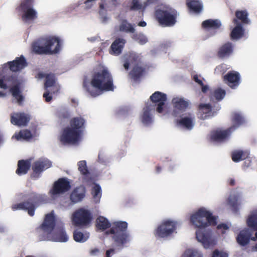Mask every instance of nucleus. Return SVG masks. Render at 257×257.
Returning <instances> with one entry per match:
<instances>
[{"label": "nucleus", "instance_id": "nucleus-37", "mask_svg": "<svg viewBox=\"0 0 257 257\" xmlns=\"http://www.w3.org/2000/svg\"><path fill=\"white\" fill-rule=\"evenodd\" d=\"M148 6L146 1L142 2L140 0H132L130 9L132 11H144Z\"/></svg>", "mask_w": 257, "mask_h": 257}, {"label": "nucleus", "instance_id": "nucleus-45", "mask_svg": "<svg viewBox=\"0 0 257 257\" xmlns=\"http://www.w3.org/2000/svg\"><path fill=\"white\" fill-rule=\"evenodd\" d=\"M225 95V90L221 89H217L214 91L210 96V99L212 100L214 99L219 101L222 100Z\"/></svg>", "mask_w": 257, "mask_h": 257}, {"label": "nucleus", "instance_id": "nucleus-52", "mask_svg": "<svg viewBox=\"0 0 257 257\" xmlns=\"http://www.w3.org/2000/svg\"><path fill=\"white\" fill-rule=\"evenodd\" d=\"M217 228L222 230V233H224L225 230H227L229 227L225 224H220L217 225Z\"/></svg>", "mask_w": 257, "mask_h": 257}, {"label": "nucleus", "instance_id": "nucleus-64", "mask_svg": "<svg viewBox=\"0 0 257 257\" xmlns=\"http://www.w3.org/2000/svg\"><path fill=\"white\" fill-rule=\"evenodd\" d=\"M202 86V91L204 93L208 90V87L207 85H201Z\"/></svg>", "mask_w": 257, "mask_h": 257}, {"label": "nucleus", "instance_id": "nucleus-26", "mask_svg": "<svg viewBox=\"0 0 257 257\" xmlns=\"http://www.w3.org/2000/svg\"><path fill=\"white\" fill-rule=\"evenodd\" d=\"M225 80L227 81L228 85L234 88L238 85L239 83V74L236 72H230L224 76Z\"/></svg>", "mask_w": 257, "mask_h": 257}, {"label": "nucleus", "instance_id": "nucleus-15", "mask_svg": "<svg viewBox=\"0 0 257 257\" xmlns=\"http://www.w3.org/2000/svg\"><path fill=\"white\" fill-rule=\"evenodd\" d=\"M196 237L205 248L212 247L216 244V238L210 230L202 231L199 229L196 231Z\"/></svg>", "mask_w": 257, "mask_h": 257}, {"label": "nucleus", "instance_id": "nucleus-41", "mask_svg": "<svg viewBox=\"0 0 257 257\" xmlns=\"http://www.w3.org/2000/svg\"><path fill=\"white\" fill-rule=\"evenodd\" d=\"M248 13L246 11H236L235 12V18L238 22L240 21L242 24H248L250 20L248 18Z\"/></svg>", "mask_w": 257, "mask_h": 257}, {"label": "nucleus", "instance_id": "nucleus-8", "mask_svg": "<svg viewBox=\"0 0 257 257\" xmlns=\"http://www.w3.org/2000/svg\"><path fill=\"white\" fill-rule=\"evenodd\" d=\"M34 0H23L17 7V11L23 22L33 23L38 18V13L34 8Z\"/></svg>", "mask_w": 257, "mask_h": 257}, {"label": "nucleus", "instance_id": "nucleus-44", "mask_svg": "<svg viewBox=\"0 0 257 257\" xmlns=\"http://www.w3.org/2000/svg\"><path fill=\"white\" fill-rule=\"evenodd\" d=\"M133 39L142 45L146 44L148 42L147 36L143 33L134 34Z\"/></svg>", "mask_w": 257, "mask_h": 257}, {"label": "nucleus", "instance_id": "nucleus-20", "mask_svg": "<svg viewBox=\"0 0 257 257\" xmlns=\"http://www.w3.org/2000/svg\"><path fill=\"white\" fill-rule=\"evenodd\" d=\"M251 235V231L249 229H245L240 232L236 237L237 242L240 245L244 246L249 243L250 238L252 240L257 239V232L255 233V237H250ZM256 250H257V244L255 246Z\"/></svg>", "mask_w": 257, "mask_h": 257}, {"label": "nucleus", "instance_id": "nucleus-43", "mask_svg": "<svg viewBox=\"0 0 257 257\" xmlns=\"http://www.w3.org/2000/svg\"><path fill=\"white\" fill-rule=\"evenodd\" d=\"M77 166L78 169L82 175H83L85 177H87L89 176V172L87 166L86 161L83 160L79 161L77 163Z\"/></svg>", "mask_w": 257, "mask_h": 257}, {"label": "nucleus", "instance_id": "nucleus-58", "mask_svg": "<svg viewBox=\"0 0 257 257\" xmlns=\"http://www.w3.org/2000/svg\"><path fill=\"white\" fill-rule=\"evenodd\" d=\"M167 100V96L165 94L162 93V110H163V106L164 102Z\"/></svg>", "mask_w": 257, "mask_h": 257}, {"label": "nucleus", "instance_id": "nucleus-51", "mask_svg": "<svg viewBox=\"0 0 257 257\" xmlns=\"http://www.w3.org/2000/svg\"><path fill=\"white\" fill-rule=\"evenodd\" d=\"M95 1L96 0H86L84 2L85 8L86 9H90L92 7V6Z\"/></svg>", "mask_w": 257, "mask_h": 257}, {"label": "nucleus", "instance_id": "nucleus-5", "mask_svg": "<svg viewBox=\"0 0 257 257\" xmlns=\"http://www.w3.org/2000/svg\"><path fill=\"white\" fill-rule=\"evenodd\" d=\"M62 42L56 37H49L33 43L32 49L37 54H54L60 51Z\"/></svg>", "mask_w": 257, "mask_h": 257}, {"label": "nucleus", "instance_id": "nucleus-56", "mask_svg": "<svg viewBox=\"0 0 257 257\" xmlns=\"http://www.w3.org/2000/svg\"><path fill=\"white\" fill-rule=\"evenodd\" d=\"M98 161L101 163H104L105 161V157L103 154L99 153L98 157Z\"/></svg>", "mask_w": 257, "mask_h": 257}, {"label": "nucleus", "instance_id": "nucleus-33", "mask_svg": "<svg viewBox=\"0 0 257 257\" xmlns=\"http://www.w3.org/2000/svg\"><path fill=\"white\" fill-rule=\"evenodd\" d=\"M91 195L93 202L96 204L99 203L102 196V190L99 185L97 184H92Z\"/></svg>", "mask_w": 257, "mask_h": 257}, {"label": "nucleus", "instance_id": "nucleus-36", "mask_svg": "<svg viewBox=\"0 0 257 257\" xmlns=\"http://www.w3.org/2000/svg\"><path fill=\"white\" fill-rule=\"evenodd\" d=\"M150 99L152 104H149V105L154 106L155 108H157V111L159 113L161 112V92H155L150 96Z\"/></svg>", "mask_w": 257, "mask_h": 257}, {"label": "nucleus", "instance_id": "nucleus-6", "mask_svg": "<svg viewBox=\"0 0 257 257\" xmlns=\"http://www.w3.org/2000/svg\"><path fill=\"white\" fill-rule=\"evenodd\" d=\"M217 217L205 208H201L190 217V221L195 226L205 228L208 225H216Z\"/></svg>", "mask_w": 257, "mask_h": 257}, {"label": "nucleus", "instance_id": "nucleus-7", "mask_svg": "<svg viewBox=\"0 0 257 257\" xmlns=\"http://www.w3.org/2000/svg\"><path fill=\"white\" fill-rule=\"evenodd\" d=\"M140 59V56L135 53L125 55L123 57V67L125 69L128 70L130 66H133V70L130 73V76L135 82L140 80L144 71L139 64Z\"/></svg>", "mask_w": 257, "mask_h": 257}, {"label": "nucleus", "instance_id": "nucleus-16", "mask_svg": "<svg viewBox=\"0 0 257 257\" xmlns=\"http://www.w3.org/2000/svg\"><path fill=\"white\" fill-rule=\"evenodd\" d=\"M46 82L45 87L46 92L43 94V97L47 102H49L52 99V95L58 91L60 88L59 85L56 82L55 78L53 74H48L46 76Z\"/></svg>", "mask_w": 257, "mask_h": 257}, {"label": "nucleus", "instance_id": "nucleus-19", "mask_svg": "<svg viewBox=\"0 0 257 257\" xmlns=\"http://www.w3.org/2000/svg\"><path fill=\"white\" fill-rule=\"evenodd\" d=\"M178 117H180L177 121L178 125L188 130L193 128L195 124V117L192 113H183Z\"/></svg>", "mask_w": 257, "mask_h": 257}, {"label": "nucleus", "instance_id": "nucleus-63", "mask_svg": "<svg viewBox=\"0 0 257 257\" xmlns=\"http://www.w3.org/2000/svg\"><path fill=\"white\" fill-rule=\"evenodd\" d=\"M138 26L142 27H145L147 26V23L145 21H141L138 23Z\"/></svg>", "mask_w": 257, "mask_h": 257}, {"label": "nucleus", "instance_id": "nucleus-39", "mask_svg": "<svg viewBox=\"0 0 257 257\" xmlns=\"http://www.w3.org/2000/svg\"><path fill=\"white\" fill-rule=\"evenodd\" d=\"M73 237L76 242H84L89 237V234L87 232H82L79 230H76L73 233Z\"/></svg>", "mask_w": 257, "mask_h": 257}, {"label": "nucleus", "instance_id": "nucleus-9", "mask_svg": "<svg viewBox=\"0 0 257 257\" xmlns=\"http://www.w3.org/2000/svg\"><path fill=\"white\" fill-rule=\"evenodd\" d=\"M30 199L32 202H24L15 204L12 206V209L13 210H27L28 214L30 216H33L35 213V210L36 208L35 204L38 202L45 203L48 201V198L45 195L43 194H37L35 193H32L30 194Z\"/></svg>", "mask_w": 257, "mask_h": 257}, {"label": "nucleus", "instance_id": "nucleus-61", "mask_svg": "<svg viewBox=\"0 0 257 257\" xmlns=\"http://www.w3.org/2000/svg\"><path fill=\"white\" fill-rule=\"evenodd\" d=\"M99 252V250L97 248L92 249L90 251V253L92 255H96Z\"/></svg>", "mask_w": 257, "mask_h": 257}, {"label": "nucleus", "instance_id": "nucleus-18", "mask_svg": "<svg viewBox=\"0 0 257 257\" xmlns=\"http://www.w3.org/2000/svg\"><path fill=\"white\" fill-rule=\"evenodd\" d=\"M174 105L173 115L176 117L180 116L188 107L189 102L182 97H175L172 99Z\"/></svg>", "mask_w": 257, "mask_h": 257}, {"label": "nucleus", "instance_id": "nucleus-2", "mask_svg": "<svg viewBox=\"0 0 257 257\" xmlns=\"http://www.w3.org/2000/svg\"><path fill=\"white\" fill-rule=\"evenodd\" d=\"M96 228L101 230H104L109 227L110 229L107 231L108 234L120 247L127 246L132 240V236L127 231V223L123 221H117L110 223L108 219L102 216H98L96 220Z\"/></svg>", "mask_w": 257, "mask_h": 257}, {"label": "nucleus", "instance_id": "nucleus-25", "mask_svg": "<svg viewBox=\"0 0 257 257\" xmlns=\"http://www.w3.org/2000/svg\"><path fill=\"white\" fill-rule=\"evenodd\" d=\"M155 109L154 106H149L148 104L146 105L141 117V121L144 124H149L153 121L152 111Z\"/></svg>", "mask_w": 257, "mask_h": 257}, {"label": "nucleus", "instance_id": "nucleus-23", "mask_svg": "<svg viewBox=\"0 0 257 257\" xmlns=\"http://www.w3.org/2000/svg\"><path fill=\"white\" fill-rule=\"evenodd\" d=\"M177 222L171 220H165L162 223V238L169 236L176 229Z\"/></svg>", "mask_w": 257, "mask_h": 257}, {"label": "nucleus", "instance_id": "nucleus-30", "mask_svg": "<svg viewBox=\"0 0 257 257\" xmlns=\"http://www.w3.org/2000/svg\"><path fill=\"white\" fill-rule=\"evenodd\" d=\"M85 190L83 186L75 188L70 195V199L73 203L81 201L85 196Z\"/></svg>", "mask_w": 257, "mask_h": 257}, {"label": "nucleus", "instance_id": "nucleus-1", "mask_svg": "<svg viewBox=\"0 0 257 257\" xmlns=\"http://www.w3.org/2000/svg\"><path fill=\"white\" fill-rule=\"evenodd\" d=\"M27 66L26 60L24 56L16 57L13 61L4 64L0 67V88L6 89L10 88V91L17 102L21 104L24 97L22 94L20 87L24 82L22 79L8 75L10 70L17 72L24 69Z\"/></svg>", "mask_w": 257, "mask_h": 257}, {"label": "nucleus", "instance_id": "nucleus-35", "mask_svg": "<svg viewBox=\"0 0 257 257\" xmlns=\"http://www.w3.org/2000/svg\"><path fill=\"white\" fill-rule=\"evenodd\" d=\"M119 31L126 33H134L136 31L135 25L123 20L119 26Z\"/></svg>", "mask_w": 257, "mask_h": 257}, {"label": "nucleus", "instance_id": "nucleus-12", "mask_svg": "<svg viewBox=\"0 0 257 257\" xmlns=\"http://www.w3.org/2000/svg\"><path fill=\"white\" fill-rule=\"evenodd\" d=\"M177 13L166 4H162V25L171 27L176 22Z\"/></svg>", "mask_w": 257, "mask_h": 257}, {"label": "nucleus", "instance_id": "nucleus-38", "mask_svg": "<svg viewBox=\"0 0 257 257\" xmlns=\"http://www.w3.org/2000/svg\"><path fill=\"white\" fill-rule=\"evenodd\" d=\"M232 52V46L230 43L223 45L219 49L218 55L220 58L229 56Z\"/></svg>", "mask_w": 257, "mask_h": 257}, {"label": "nucleus", "instance_id": "nucleus-29", "mask_svg": "<svg viewBox=\"0 0 257 257\" xmlns=\"http://www.w3.org/2000/svg\"><path fill=\"white\" fill-rule=\"evenodd\" d=\"M85 120L81 116L73 117L70 121V127L74 130L77 131L78 134L81 136L82 130L85 124Z\"/></svg>", "mask_w": 257, "mask_h": 257}, {"label": "nucleus", "instance_id": "nucleus-57", "mask_svg": "<svg viewBox=\"0 0 257 257\" xmlns=\"http://www.w3.org/2000/svg\"><path fill=\"white\" fill-rule=\"evenodd\" d=\"M193 79L198 84H199L200 85H203L202 81L201 80L199 79L197 75H194L193 77Z\"/></svg>", "mask_w": 257, "mask_h": 257}, {"label": "nucleus", "instance_id": "nucleus-32", "mask_svg": "<svg viewBox=\"0 0 257 257\" xmlns=\"http://www.w3.org/2000/svg\"><path fill=\"white\" fill-rule=\"evenodd\" d=\"M186 5L190 13H200L203 9V5L199 0H187Z\"/></svg>", "mask_w": 257, "mask_h": 257}, {"label": "nucleus", "instance_id": "nucleus-17", "mask_svg": "<svg viewBox=\"0 0 257 257\" xmlns=\"http://www.w3.org/2000/svg\"><path fill=\"white\" fill-rule=\"evenodd\" d=\"M199 118L202 119H206L209 116H213L217 111L219 110L220 107L212 106L209 103H201L199 107Z\"/></svg>", "mask_w": 257, "mask_h": 257}, {"label": "nucleus", "instance_id": "nucleus-22", "mask_svg": "<svg viewBox=\"0 0 257 257\" xmlns=\"http://www.w3.org/2000/svg\"><path fill=\"white\" fill-rule=\"evenodd\" d=\"M51 162L48 159H40L36 161L33 166V175L38 177L39 174L51 166Z\"/></svg>", "mask_w": 257, "mask_h": 257}, {"label": "nucleus", "instance_id": "nucleus-42", "mask_svg": "<svg viewBox=\"0 0 257 257\" xmlns=\"http://www.w3.org/2000/svg\"><path fill=\"white\" fill-rule=\"evenodd\" d=\"M99 8V20L101 23L107 24L110 20V17L106 13L107 10L104 9V5L103 4H100Z\"/></svg>", "mask_w": 257, "mask_h": 257}, {"label": "nucleus", "instance_id": "nucleus-10", "mask_svg": "<svg viewBox=\"0 0 257 257\" xmlns=\"http://www.w3.org/2000/svg\"><path fill=\"white\" fill-rule=\"evenodd\" d=\"M232 120L234 124L226 130H217L211 132L210 138L212 141L215 142H222L228 139L231 134V130L234 131L240 124H242L244 120L242 116L239 113L233 114Z\"/></svg>", "mask_w": 257, "mask_h": 257}, {"label": "nucleus", "instance_id": "nucleus-27", "mask_svg": "<svg viewBox=\"0 0 257 257\" xmlns=\"http://www.w3.org/2000/svg\"><path fill=\"white\" fill-rule=\"evenodd\" d=\"M125 40L123 39L118 38L111 44L110 53L114 55H118L122 51Z\"/></svg>", "mask_w": 257, "mask_h": 257}, {"label": "nucleus", "instance_id": "nucleus-13", "mask_svg": "<svg viewBox=\"0 0 257 257\" xmlns=\"http://www.w3.org/2000/svg\"><path fill=\"white\" fill-rule=\"evenodd\" d=\"M80 139L81 136L78 134V132L70 127L64 129L59 137L60 141L63 144L75 145Z\"/></svg>", "mask_w": 257, "mask_h": 257}, {"label": "nucleus", "instance_id": "nucleus-62", "mask_svg": "<svg viewBox=\"0 0 257 257\" xmlns=\"http://www.w3.org/2000/svg\"><path fill=\"white\" fill-rule=\"evenodd\" d=\"M7 231V228L6 227L2 225V224H0V232H5Z\"/></svg>", "mask_w": 257, "mask_h": 257}, {"label": "nucleus", "instance_id": "nucleus-28", "mask_svg": "<svg viewBox=\"0 0 257 257\" xmlns=\"http://www.w3.org/2000/svg\"><path fill=\"white\" fill-rule=\"evenodd\" d=\"M35 136L34 134L28 130H23L18 133H15L12 137V140L22 141H28Z\"/></svg>", "mask_w": 257, "mask_h": 257}, {"label": "nucleus", "instance_id": "nucleus-21", "mask_svg": "<svg viewBox=\"0 0 257 257\" xmlns=\"http://www.w3.org/2000/svg\"><path fill=\"white\" fill-rule=\"evenodd\" d=\"M30 119V115L23 112L14 113L11 115V122L18 126L27 125Z\"/></svg>", "mask_w": 257, "mask_h": 257}, {"label": "nucleus", "instance_id": "nucleus-40", "mask_svg": "<svg viewBox=\"0 0 257 257\" xmlns=\"http://www.w3.org/2000/svg\"><path fill=\"white\" fill-rule=\"evenodd\" d=\"M246 223L248 227L257 230V210L252 211L248 216Z\"/></svg>", "mask_w": 257, "mask_h": 257}, {"label": "nucleus", "instance_id": "nucleus-59", "mask_svg": "<svg viewBox=\"0 0 257 257\" xmlns=\"http://www.w3.org/2000/svg\"><path fill=\"white\" fill-rule=\"evenodd\" d=\"M5 143V139L3 133L0 131V147H1Z\"/></svg>", "mask_w": 257, "mask_h": 257}, {"label": "nucleus", "instance_id": "nucleus-60", "mask_svg": "<svg viewBox=\"0 0 257 257\" xmlns=\"http://www.w3.org/2000/svg\"><path fill=\"white\" fill-rule=\"evenodd\" d=\"M159 0H147L146 1L148 6L152 4H155Z\"/></svg>", "mask_w": 257, "mask_h": 257}, {"label": "nucleus", "instance_id": "nucleus-48", "mask_svg": "<svg viewBox=\"0 0 257 257\" xmlns=\"http://www.w3.org/2000/svg\"><path fill=\"white\" fill-rule=\"evenodd\" d=\"M100 4L104 5V9L108 11H112L117 5L116 0H102Z\"/></svg>", "mask_w": 257, "mask_h": 257}, {"label": "nucleus", "instance_id": "nucleus-55", "mask_svg": "<svg viewBox=\"0 0 257 257\" xmlns=\"http://www.w3.org/2000/svg\"><path fill=\"white\" fill-rule=\"evenodd\" d=\"M115 253V251L114 249L111 248L108 249L106 252V257H111Z\"/></svg>", "mask_w": 257, "mask_h": 257}, {"label": "nucleus", "instance_id": "nucleus-4", "mask_svg": "<svg viewBox=\"0 0 257 257\" xmlns=\"http://www.w3.org/2000/svg\"><path fill=\"white\" fill-rule=\"evenodd\" d=\"M84 87L92 96L101 94L104 91L113 90L112 76L106 68L95 73L90 82L84 81Z\"/></svg>", "mask_w": 257, "mask_h": 257}, {"label": "nucleus", "instance_id": "nucleus-53", "mask_svg": "<svg viewBox=\"0 0 257 257\" xmlns=\"http://www.w3.org/2000/svg\"><path fill=\"white\" fill-rule=\"evenodd\" d=\"M155 17L158 23L161 24V11L159 9L156 10L155 12Z\"/></svg>", "mask_w": 257, "mask_h": 257}, {"label": "nucleus", "instance_id": "nucleus-14", "mask_svg": "<svg viewBox=\"0 0 257 257\" xmlns=\"http://www.w3.org/2000/svg\"><path fill=\"white\" fill-rule=\"evenodd\" d=\"M71 187L69 181L65 178L59 179L54 184L49 193L51 198L55 199L61 194L68 191Z\"/></svg>", "mask_w": 257, "mask_h": 257}, {"label": "nucleus", "instance_id": "nucleus-49", "mask_svg": "<svg viewBox=\"0 0 257 257\" xmlns=\"http://www.w3.org/2000/svg\"><path fill=\"white\" fill-rule=\"evenodd\" d=\"M238 198L235 195H230L228 199V204L232 207L235 208L237 204Z\"/></svg>", "mask_w": 257, "mask_h": 257}, {"label": "nucleus", "instance_id": "nucleus-3", "mask_svg": "<svg viewBox=\"0 0 257 257\" xmlns=\"http://www.w3.org/2000/svg\"><path fill=\"white\" fill-rule=\"evenodd\" d=\"M56 216L54 211L45 215L44 220L40 226L42 232L40 238L42 240L55 242H67L69 236L64 228V224H56Z\"/></svg>", "mask_w": 257, "mask_h": 257}, {"label": "nucleus", "instance_id": "nucleus-47", "mask_svg": "<svg viewBox=\"0 0 257 257\" xmlns=\"http://www.w3.org/2000/svg\"><path fill=\"white\" fill-rule=\"evenodd\" d=\"M247 156L242 151H235L232 154V159L234 162H237L244 159Z\"/></svg>", "mask_w": 257, "mask_h": 257}, {"label": "nucleus", "instance_id": "nucleus-24", "mask_svg": "<svg viewBox=\"0 0 257 257\" xmlns=\"http://www.w3.org/2000/svg\"><path fill=\"white\" fill-rule=\"evenodd\" d=\"M232 22L235 25V27L231 31V38L233 40H238L243 37L244 29L242 24L237 19H233Z\"/></svg>", "mask_w": 257, "mask_h": 257}, {"label": "nucleus", "instance_id": "nucleus-34", "mask_svg": "<svg viewBox=\"0 0 257 257\" xmlns=\"http://www.w3.org/2000/svg\"><path fill=\"white\" fill-rule=\"evenodd\" d=\"M31 166L30 160H20L18 162L16 173L19 175H23L27 173Z\"/></svg>", "mask_w": 257, "mask_h": 257}, {"label": "nucleus", "instance_id": "nucleus-11", "mask_svg": "<svg viewBox=\"0 0 257 257\" xmlns=\"http://www.w3.org/2000/svg\"><path fill=\"white\" fill-rule=\"evenodd\" d=\"M93 218L91 212L87 208L83 207L76 210L72 215V224L77 226L88 225Z\"/></svg>", "mask_w": 257, "mask_h": 257}, {"label": "nucleus", "instance_id": "nucleus-31", "mask_svg": "<svg viewBox=\"0 0 257 257\" xmlns=\"http://www.w3.org/2000/svg\"><path fill=\"white\" fill-rule=\"evenodd\" d=\"M203 28L208 31L218 29L221 26V23L218 19H208L202 22Z\"/></svg>", "mask_w": 257, "mask_h": 257}, {"label": "nucleus", "instance_id": "nucleus-46", "mask_svg": "<svg viewBox=\"0 0 257 257\" xmlns=\"http://www.w3.org/2000/svg\"><path fill=\"white\" fill-rule=\"evenodd\" d=\"M183 257H203V254L198 250L188 249L184 252Z\"/></svg>", "mask_w": 257, "mask_h": 257}, {"label": "nucleus", "instance_id": "nucleus-50", "mask_svg": "<svg viewBox=\"0 0 257 257\" xmlns=\"http://www.w3.org/2000/svg\"><path fill=\"white\" fill-rule=\"evenodd\" d=\"M212 257H228V254L225 252L216 249L213 251Z\"/></svg>", "mask_w": 257, "mask_h": 257}, {"label": "nucleus", "instance_id": "nucleus-54", "mask_svg": "<svg viewBox=\"0 0 257 257\" xmlns=\"http://www.w3.org/2000/svg\"><path fill=\"white\" fill-rule=\"evenodd\" d=\"M154 234L157 238L161 237V226L158 225L156 229L155 230Z\"/></svg>", "mask_w": 257, "mask_h": 257}]
</instances>
